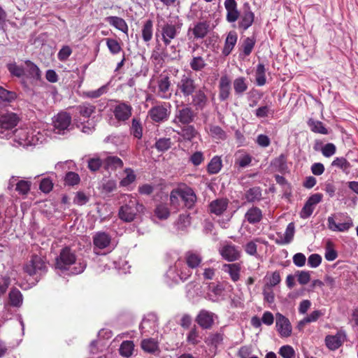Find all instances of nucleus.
Returning a JSON list of instances; mask_svg holds the SVG:
<instances>
[{
    "instance_id": "nucleus-12",
    "label": "nucleus",
    "mask_w": 358,
    "mask_h": 358,
    "mask_svg": "<svg viewBox=\"0 0 358 358\" xmlns=\"http://www.w3.org/2000/svg\"><path fill=\"white\" fill-rule=\"evenodd\" d=\"M169 113L170 112L166 103L154 106L148 112L150 118L156 122L166 120Z\"/></svg>"
},
{
    "instance_id": "nucleus-23",
    "label": "nucleus",
    "mask_w": 358,
    "mask_h": 358,
    "mask_svg": "<svg viewBox=\"0 0 358 358\" xmlns=\"http://www.w3.org/2000/svg\"><path fill=\"white\" fill-rule=\"evenodd\" d=\"M222 270L229 275L233 282L239 280L241 271V266L239 263L224 264Z\"/></svg>"
},
{
    "instance_id": "nucleus-57",
    "label": "nucleus",
    "mask_w": 358,
    "mask_h": 358,
    "mask_svg": "<svg viewBox=\"0 0 358 358\" xmlns=\"http://www.w3.org/2000/svg\"><path fill=\"white\" fill-rule=\"evenodd\" d=\"M80 178L78 173L69 171L68 172L64 178L65 183L70 186L78 185L80 182Z\"/></svg>"
},
{
    "instance_id": "nucleus-31",
    "label": "nucleus",
    "mask_w": 358,
    "mask_h": 358,
    "mask_svg": "<svg viewBox=\"0 0 358 358\" xmlns=\"http://www.w3.org/2000/svg\"><path fill=\"white\" fill-rule=\"evenodd\" d=\"M262 212L257 207H252L248 210L245 215V220L252 224L259 223L262 219Z\"/></svg>"
},
{
    "instance_id": "nucleus-62",
    "label": "nucleus",
    "mask_w": 358,
    "mask_h": 358,
    "mask_svg": "<svg viewBox=\"0 0 358 358\" xmlns=\"http://www.w3.org/2000/svg\"><path fill=\"white\" fill-rule=\"evenodd\" d=\"M206 66V63L201 57H194L190 62V66L194 71H201Z\"/></svg>"
},
{
    "instance_id": "nucleus-8",
    "label": "nucleus",
    "mask_w": 358,
    "mask_h": 358,
    "mask_svg": "<svg viewBox=\"0 0 358 358\" xmlns=\"http://www.w3.org/2000/svg\"><path fill=\"white\" fill-rule=\"evenodd\" d=\"M238 19V28L243 31L247 30L254 22L255 14L251 10L248 3L244 4L243 10L242 13H240Z\"/></svg>"
},
{
    "instance_id": "nucleus-1",
    "label": "nucleus",
    "mask_w": 358,
    "mask_h": 358,
    "mask_svg": "<svg viewBox=\"0 0 358 358\" xmlns=\"http://www.w3.org/2000/svg\"><path fill=\"white\" fill-rule=\"evenodd\" d=\"M48 137V130L36 125H30L15 129L13 141L20 146L27 148L44 143Z\"/></svg>"
},
{
    "instance_id": "nucleus-48",
    "label": "nucleus",
    "mask_w": 358,
    "mask_h": 358,
    "mask_svg": "<svg viewBox=\"0 0 358 358\" xmlns=\"http://www.w3.org/2000/svg\"><path fill=\"white\" fill-rule=\"evenodd\" d=\"M182 81V84L180 86L182 92L185 95H189V94H192V92L195 90V85L194 84V80L191 78L183 76Z\"/></svg>"
},
{
    "instance_id": "nucleus-30",
    "label": "nucleus",
    "mask_w": 358,
    "mask_h": 358,
    "mask_svg": "<svg viewBox=\"0 0 358 358\" xmlns=\"http://www.w3.org/2000/svg\"><path fill=\"white\" fill-rule=\"evenodd\" d=\"M295 233V226L293 222H290L287 226V228L285 229L284 236L280 237V239H277L275 241V243L279 245H287L290 243L294 236Z\"/></svg>"
},
{
    "instance_id": "nucleus-19",
    "label": "nucleus",
    "mask_w": 358,
    "mask_h": 358,
    "mask_svg": "<svg viewBox=\"0 0 358 358\" xmlns=\"http://www.w3.org/2000/svg\"><path fill=\"white\" fill-rule=\"evenodd\" d=\"M345 337V334L341 331L334 336H327L325 338L326 345L331 350H337L344 343Z\"/></svg>"
},
{
    "instance_id": "nucleus-2",
    "label": "nucleus",
    "mask_w": 358,
    "mask_h": 358,
    "mask_svg": "<svg viewBox=\"0 0 358 358\" xmlns=\"http://www.w3.org/2000/svg\"><path fill=\"white\" fill-rule=\"evenodd\" d=\"M87 264L83 258H78L70 248H63L55 259V268L68 271L69 274L78 275L86 268Z\"/></svg>"
},
{
    "instance_id": "nucleus-34",
    "label": "nucleus",
    "mask_w": 358,
    "mask_h": 358,
    "mask_svg": "<svg viewBox=\"0 0 358 358\" xmlns=\"http://www.w3.org/2000/svg\"><path fill=\"white\" fill-rule=\"evenodd\" d=\"M179 274L176 264L171 266L165 275V282L169 286L177 285Z\"/></svg>"
},
{
    "instance_id": "nucleus-41",
    "label": "nucleus",
    "mask_w": 358,
    "mask_h": 358,
    "mask_svg": "<svg viewBox=\"0 0 358 358\" xmlns=\"http://www.w3.org/2000/svg\"><path fill=\"white\" fill-rule=\"evenodd\" d=\"M234 90L237 95H242L248 90V83L244 77H238L233 82Z\"/></svg>"
},
{
    "instance_id": "nucleus-14",
    "label": "nucleus",
    "mask_w": 358,
    "mask_h": 358,
    "mask_svg": "<svg viewBox=\"0 0 358 358\" xmlns=\"http://www.w3.org/2000/svg\"><path fill=\"white\" fill-rule=\"evenodd\" d=\"M217 315L206 310H201L196 317V322L203 329H210L214 324Z\"/></svg>"
},
{
    "instance_id": "nucleus-5",
    "label": "nucleus",
    "mask_w": 358,
    "mask_h": 358,
    "mask_svg": "<svg viewBox=\"0 0 358 358\" xmlns=\"http://www.w3.org/2000/svg\"><path fill=\"white\" fill-rule=\"evenodd\" d=\"M71 115L65 111H61L52 119V131L55 134L64 135L71 124Z\"/></svg>"
},
{
    "instance_id": "nucleus-36",
    "label": "nucleus",
    "mask_w": 358,
    "mask_h": 358,
    "mask_svg": "<svg viewBox=\"0 0 358 358\" xmlns=\"http://www.w3.org/2000/svg\"><path fill=\"white\" fill-rule=\"evenodd\" d=\"M142 38L144 42L148 43L152 38L153 22L151 20H146L141 29Z\"/></svg>"
},
{
    "instance_id": "nucleus-20",
    "label": "nucleus",
    "mask_w": 358,
    "mask_h": 358,
    "mask_svg": "<svg viewBox=\"0 0 358 358\" xmlns=\"http://www.w3.org/2000/svg\"><path fill=\"white\" fill-rule=\"evenodd\" d=\"M184 259L187 266L191 268H196L199 267L202 262V257L201 254L194 250H189L185 252Z\"/></svg>"
},
{
    "instance_id": "nucleus-49",
    "label": "nucleus",
    "mask_w": 358,
    "mask_h": 358,
    "mask_svg": "<svg viewBox=\"0 0 358 358\" xmlns=\"http://www.w3.org/2000/svg\"><path fill=\"white\" fill-rule=\"evenodd\" d=\"M7 68L12 76L21 78H24V68L18 66L15 62L8 64Z\"/></svg>"
},
{
    "instance_id": "nucleus-35",
    "label": "nucleus",
    "mask_w": 358,
    "mask_h": 358,
    "mask_svg": "<svg viewBox=\"0 0 358 358\" xmlns=\"http://www.w3.org/2000/svg\"><path fill=\"white\" fill-rule=\"evenodd\" d=\"M141 347L145 352L153 354L159 350L158 342L154 338H145L141 341Z\"/></svg>"
},
{
    "instance_id": "nucleus-29",
    "label": "nucleus",
    "mask_w": 358,
    "mask_h": 358,
    "mask_svg": "<svg viewBox=\"0 0 358 358\" xmlns=\"http://www.w3.org/2000/svg\"><path fill=\"white\" fill-rule=\"evenodd\" d=\"M23 296L17 288H13L8 293V303L13 307L20 308L22 305Z\"/></svg>"
},
{
    "instance_id": "nucleus-27",
    "label": "nucleus",
    "mask_w": 358,
    "mask_h": 358,
    "mask_svg": "<svg viewBox=\"0 0 358 358\" xmlns=\"http://www.w3.org/2000/svg\"><path fill=\"white\" fill-rule=\"evenodd\" d=\"M105 20L114 27L115 29L127 34L129 28L127 22L124 19L117 16H109L105 18Z\"/></svg>"
},
{
    "instance_id": "nucleus-47",
    "label": "nucleus",
    "mask_w": 358,
    "mask_h": 358,
    "mask_svg": "<svg viewBox=\"0 0 358 358\" xmlns=\"http://www.w3.org/2000/svg\"><path fill=\"white\" fill-rule=\"evenodd\" d=\"M266 69L263 64H258L256 69V83L258 86H263L266 84Z\"/></svg>"
},
{
    "instance_id": "nucleus-50",
    "label": "nucleus",
    "mask_w": 358,
    "mask_h": 358,
    "mask_svg": "<svg viewBox=\"0 0 358 358\" xmlns=\"http://www.w3.org/2000/svg\"><path fill=\"white\" fill-rule=\"evenodd\" d=\"M106 45L113 55H117L122 50L120 43L115 39L111 38H107L105 39Z\"/></svg>"
},
{
    "instance_id": "nucleus-16",
    "label": "nucleus",
    "mask_w": 358,
    "mask_h": 358,
    "mask_svg": "<svg viewBox=\"0 0 358 358\" xmlns=\"http://www.w3.org/2000/svg\"><path fill=\"white\" fill-rule=\"evenodd\" d=\"M224 4L227 10V21L229 23L235 22L240 15L236 1L235 0H225Z\"/></svg>"
},
{
    "instance_id": "nucleus-21",
    "label": "nucleus",
    "mask_w": 358,
    "mask_h": 358,
    "mask_svg": "<svg viewBox=\"0 0 358 358\" xmlns=\"http://www.w3.org/2000/svg\"><path fill=\"white\" fill-rule=\"evenodd\" d=\"M230 90H231V80L227 76H222L220 78V83H219V98L221 101L227 100L230 95Z\"/></svg>"
},
{
    "instance_id": "nucleus-4",
    "label": "nucleus",
    "mask_w": 358,
    "mask_h": 358,
    "mask_svg": "<svg viewBox=\"0 0 358 358\" xmlns=\"http://www.w3.org/2000/svg\"><path fill=\"white\" fill-rule=\"evenodd\" d=\"M20 121L18 115L14 113H7L0 117V138L8 139L14 137L15 127Z\"/></svg>"
},
{
    "instance_id": "nucleus-22",
    "label": "nucleus",
    "mask_w": 358,
    "mask_h": 358,
    "mask_svg": "<svg viewBox=\"0 0 358 358\" xmlns=\"http://www.w3.org/2000/svg\"><path fill=\"white\" fill-rule=\"evenodd\" d=\"M113 113L117 120L124 121L131 116V107L124 103H122L115 106Z\"/></svg>"
},
{
    "instance_id": "nucleus-55",
    "label": "nucleus",
    "mask_w": 358,
    "mask_h": 358,
    "mask_svg": "<svg viewBox=\"0 0 358 358\" xmlns=\"http://www.w3.org/2000/svg\"><path fill=\"white\" fill-rule=\"evenodd\" d=\"M210 134L213 138L219 140H225L227 138L226 132L220 126H211L210 127Z\"/></svg>"
},
{
    "instance_id": "nucleus-43",
    "label": "nucleus",
    "mask_w": 358,
    "mask_h": 358,
    "mask_svg": "<svg viewBox=\"0 0 358 358\" xmlns=\"http://www.w3.org/2000/svg\"><path fill=\"white\" fill-rule=\"evenodd\" d=\"M176 34V28L173 25L166 24L162 30L163 40L166 45H169Z\"/></svg>"
},
{
    "instance_id": "nucleus-9",
    "label": "nucleus",
    "mask_w": 358,
    "mask_h": 358,
    "mask_svg": "<svg viewBox=\"0 0 358 358\" xmlns=\"http://www.w3.org/2000/svg\"><path fill=\"white\" fill-rule=\"evenodd\" d=\"M322 197L323 196L320 193L311 195L301 209L300 217L303 219L308 218L313 213L315 206L322 201Z\"/></svg>"
},
{
    "instance_id": "nucleus-33",
    "label": "nucleus",
    "mask_w": 358,
    "mask_h": 358,
    "mask_svg": "<svg viewBox=\"0 0 358 358\" xmlns=\"http://www.w3.org/2000/svg\"><path fill=\"white\" fill-rule=\"evenodd\" d=\"M77 110L79 114L85 118L90 117L96 113V106L88 102H85L78 106Z\"/></svg>"
},
{
    "instance_id": "nucleus-15",
    "label": "nucleus",
    "mask_w": 358,
    "mask_h": 358,
    "mask_svg": "<svg viewBox=\"0 0 358 358\" xmlns=\"http://www.w3.org/2000/svg\"><path fill=\"white\" fill-rule=\"evenodd\" d=\"M180 199L188 208H191L196 201V195L192 188L180 183Z\"/></svg>"
},
{
    "instance_id": "nucleus-38",
    "label": "nucleus",
    "mask_w": 358,
    "mask_h": 358,
    "mask_svg": "<svg viewBox=\"0 0 358 358\" xmlns=\"http://www.w3.org/2000/svg\"><path fill=\"white\" fill-rule=\"evenodd\" d=\"M308 125L309 126L310 130L314 133L321 134H328V129L324 127V124L319 121L310 118L308 121Z\"/></svg>"
},
{
    "instance_id": "nucleus-3",
    "label": "nucleus",
    "mask_w": 358,
    "mask_h": 358,
    "mask_svg": "<svg viewBox=\"0 0 358 358\" xmlns=\"http://www.w3.org/2000/svg\"><path fill=\"white\" fill-rule=\"evenodd\" d=\"M122 205L120 206L118 215L120 220L131 222L136 218L137 214L142 211L143 206L132 194H124L122 196Z\"/></svg>"
},
{
    "instance_id": "nucleus-58",
    "label": "nucleus",
    "mask_w": 358,
    "mask_h": 358,
    "mask_svg": "<svg viewBox=\"0 0 358 358\" xmlns=\"http://www.w3.org/2000/svg\"><path fill=\"white\" fill-rule=\"evenodd\" d=\"M196 134V131L191 125H185L181 128L180 136H182L184 139L191 140L195 136Z\"/></svg>"
},
{
    "instance_id": "nucleus-7",
    "label": "nucleus",
    "mask_w": 358,
    "mask_h": 358,
    "mask_svg": "<svg viewBox=\"0 0 358 358\" xmlns=\"http://www.w3.org/2000/svg\"><path fill=\"white\" fill-rule=\"evenodd\" d=\"M24 271L29 275H34L36 273L42 274L47 271V265L43 257L34 255L24 266Z\"/></svg>"
},
{
    "instance_id": "nucleus-24",
    "label": "nucleus",
    "mask_w": 358,
    "mask_h": 358,
    "mask_svg": "<svg viewBox=\"0 0 358 358\" xmlns=\"http://www.w3.org/2000/svg\"><path fill=\"white\" fill-rule=\"evenodd\" d=\"M229 201L227 199H217L210 202V211L216 215H222L228 207Z\"/></svg>"
},
{
    "instance_id": "nucleus-53",
    "label": "nucleus",
    "mask_w": 358,
    "mask_h": 358,
    "mask_svg": "<svg viewBox=\"0 0 358 358\" xmlns=\"http://www.w3.org/2000/svg\"><path fill=\"white\" fill-rule=\"evenodd\" d=\"M16 94L14 92L8 91L2 87H0V101L1 102L10 103L15 100Z\"/></svg>"
},
{
    "instance_id": "nucleus-13",
    "label": "nucleus",
    "mask_w": 358,
    "mask_h": 358,
    "mask_svg": "<svg viewBox=\"0 0 358 358\" xmlns=\"http://www.w3.org/2000/svg\"><path fill=\"white\" fill-rule=\"evenodd\" d=\"M29 180H19L17 176H12L9 180L8 188L11 189L15 186V190L21 195H27L31 189Z\"/></svg>"
},
{
    "instance_id": "nucleus-54",
    "label": "nucleus",
    "mask_w": 358,
    "mask_h": 358,
    "mask_svg": "<svg viewBox=\"0 0 358 358\" xmlns=\"http://www.w3.org/2000/svg\"><path fill=\"white\" fill-rule=\"evenodd\" d=\"M255 45V39L254 37H248L243 41L242 48L245 56H248L252 52Z\"/></svg>"
},
{
    "instance_id": "nucleus-17",
    "label": "nucleus",
    "mask_w": 358,
    "mask_h": 358,
    "mask_svg": "<svg viewBox=\"0 0 358 358\" xmlns=\"http://www.w3.org/2000/svg\"><path fill=\"white\" fill-rule=\"evenodd\" d=\"M327 222L329 229L333 231H346L353 226L352 218L348 215H346L345 220L343 223L337 224L331 216L328 217Z\"/></svg>"
},
{
    "instance_id": "nucleus-60",
    "label": "nucleus",
    "mask_w": 358,
    "mask_h": 358,
    "mask_svg": "<svg viewBox=\"0 0 358 358\" xmlns=\"http://www.w3.org/2000/svg\"><path fill=\"white\" fill-rule=\"evenodd\" d=\"M279 355L283 358H294L295 351L291 345H283L279 349Z\"/></svg>"
},
{
    "instance_id": "nucleus-6",
    "label": "nucleus",
    "mask_w": 358,
    "mask_h": 358,
    "mask_svg": "<svg viewBox=\"0 0 358 358\" xmlns=\"http://www.w3.org/2000/svg\"><path fill=\"white\" fill-rule=\"evenodd\" d=\"M158 319L155 313L147 314L142 320L140 325V330L142 335H152L157 331Z\"/></svg>"
},
{
    "instance_id": "nucleus-25",
    "label": "nucleus",
    "mask_w": 358,
    "mask_h": 358,
    "mask_svg": "<svg viewBox=\"0 0 358 358\" xmlns=\"http://www.w3.org/2000/svg\"><path fill=\"white\" fill-rule=\"evenodd\" d=\"M237 40L238 35L234 31H231L228 33L222 51L223 55L228 56L231 52L237 43Z\"/></svg>"
},
{
    "instance_id": "nucleus-59",
    "label": "nucleus",
    "mask_w": 358,
    "mask_h": 358,
    "mask_svg": "<svg viewBox=\"0 0 358 358\" xmlns=\"http://www.w3.org/2000/svg\"><path fill=\"white\" fill-rule=\"evenodd\" d=\"M117 183L115 180L113 179H107L103 180L101 184V189L102 192L106 193H110L114 191L116 189Z\"/></svg>"
},
{
    "instance_id": "nucleus-52",
    "label": "nucleus",
    "mask_w": 358,
    "mask_h": 358,
    "mask_svg": "<svg viewBox=\"0 0 358 358\" xmlns=\"http://www.w3.org/2000/svg\"><path fill=\"white\" fill-rule=\"evenodd\" d=\"M171 145L172 142L169 138H162L156 141L155 146L159 152H164L169 150Z\"/></svg>"
},
{
    "instance_id": "nucleus-61",
    "label": "nucleus",
    "mask_w": 358,
    "mask_h": 358,
    "mask_svg": "<svg viewBox=\"0 0 358 358\" xmlns=\"http://www.w3.org/2000/svg\"><path fill=\"white\" fill-rule=\"evenodd\" d=\"M131 132L134 137L140 139L143 136V129L140 121L134 118L132 120Z\"/></svg>"
},
{
    "instance_id": "nucleus-45",
    "label": "nucleus",
    "mask_w": 358,
    "mask_h": 358,
    "mask_svg": "<svg viewBox=\"0 0 358 358\" xmlns=\"http://www.w3.org/2000/svg\"><path fill=\"white\" fill-rule=\"evenodd\" d=\"M271 165L280 172L285 171L287 169L286 155L281 154L272 162Z\"/></svg>"
},
{
    "instance_id": "nucleus-37",
    "label": "nucleus",
    "mask_w": 358,
    "mask_h": 358,
    "mask_svg": "<svg viewBox=\"0 0 358 358\" xmlns=\"http://www.w3.org/2000/svg\"><path fill=\"white\" fill-rule=\"evenodd\" d=\"M124 173L125 176L120 181V185L129 189V186L136 180V176L134 171L130 168L125 169Z\"/></svg>"
},
{
    "instance_id": "nucleus-39",
    "label": "nucleus",
    "mask_w": 358,
    "mask_h": 358,
    "mask_svg": "<svg viewBox=\"0 0 358 358\" xmlns=\"http://www.w3.org/2000/svg\"><path fill=\"white\" fill-rule=\"evenodd\" d=\"M331 166L341 169L346 174L350 173L352 167L350 163L343 157H336L331 162Z\"/></svg>"
},
{
    "instance_id": "nucleus-64",
    "label": "nucleus",
    "mask_w": 358,
    "mask_h": 358,
    "mask_svg": "<svg viewBox=\"0 0 358 358\" xmlns=\"http://www.w3.org/2000/svg\"><path fill=\"white\" fill-rule=\"evenodd\" d=\"M193 113L190 108H185L180 110V122L189 123L193 120Z\"/></svg>"
},
{
    "instance_id": "nucleus-28",
    "label": "nucleus",
    "mask_w": 358,
    "mask_h": 358,
    "mask_svg": "<svg viewBox=\"0 0 358 358\" xmlns=\"http://www.w3.org/2000/svg\"><path fill=\"white\" fill-rule=\"evenodd\" d=\"M210 29V24L206 21L197 22L192 29V34L196 38H203Z\"/></svg>"
},
{
    "instance_id": "nucleus-51",
    "label": "nucleus",
    "mask_w": 358,
    "mask_h": 358,
    "mask_svg": "<svg viewBox=\"0 0 358 358\" xmlns=\"http://www.w3.org/2000/svg\"><path fill=\"white\" fill-rule=\"evenodd\" d=\"M262 197V192L259 187H252L249 189L246 194L245 198L248 202H255L259 201Z\"/></svg>"
},
{
    "instance_id": "nucleus-11",
    "label": "nucleus",
    "mask_w": 358,
    "mask_h": 358,
    "mask_svg": "<svg viewBox=\"0 0 358 358\" xmlns=\"http://www.w3.org/2000/svg\"><path fill=\"white\" fill-rule=\"evenodd\" d=\"M219 252L222 257L228 262H235L241 257L238 247L232 244H226L221 247Z\"/></svg>"
},
{
    "instance_id": "nucleus-32",
    "label": "nucleus",
    "mask_w": 358,
    "mask_h": 358,
    "mask_svg": "<svg viewBox=\"0 0 358 358\" xmlns=\"http://www.w3.org/2000/svg\"><path fill=\"white\" fill-rule=\"evenodd\" d=\"M252 157L243 150H239L236 154L235 165L241 168L249 166L252 162Z\"/></svg>"
},
{
    "instance_id": "nucleus-56",
    "label": "nucleus",
    "mask_w": 358,
    "mask_h": 358,
    "mask_svg": "<svg viewBox=\"0 0 358 358\" xmlns=\"http://www.w3.org/2000/svg\"><path fill=\"white\" fill-rule=\"evenodd\" d=\"M207 98L204 92L201 90L196 92L193 96V103L195 106L200 108H203L206 105Z\"/></svg>"
},
{
    "instance_id": "nucleus-42",
    "label": "nucleus",
    "mask_w": 358,
    "mask_h": 358,
    "mask_svg": "<svg viewBox=\"0 0 358 358\" xmlns=\"http://www.w3.org/2000/svg\"><path fill=\"white\" fill-rule=\"evenodd\" d=\"M134 350V344L133 341H124L120 346L119 352L122 357L128 358L133 355Z\"/></svg>"
},
{
    "instance_id": "nucleus-40",
    "label": "nucleus",
    "mask_w": 358,
    "mask_h": 358,
    "mask_svg": "<svg viewBox=\"0 0 358 358\" xmlns=\"http://www.w3.org/2000/svg\"><path fill=\"white\" fill-rule=\"evenodd\" d=\"M158 87H159L158 94L160 97H162L163 99H167L168 97L170 96V95H171V93L169 92L170 83H169V78L167 77H164L159 81Z\"/></svg>"
},
{
    "instance_id": "nucleus-63",
    "label": "nucleus",
    "mask_w": 358,
    "mask_h": 358,
    "mask_svg": "<svg viewBox=\"0 0 358 358\" xmlns=\"http://www.w3.org/2000/svg\"><path fill=\"white\" fill-rule=\"evenodd\" d=\"M266 279H268V282L266 284V286L273 287L276 286L280 282L281 278L279 271H274L271 273L270 276H266Z\"/></svg>"
},
{
    "instance_id": "nucleus-44",
    "label": "nucleus",
    "mask_w": 358,
    "mask_h": 358,
    "mask_svg": "<svg viewBox=\"0 0 358 358\" xmlns=\"http://www.w3.org/2000/svg\"><path fill=\"white\" fill-rule=\"evenodd\" d=\"M222 166V164L220 157L215 156L208 164V172L210 174H216L221 170Z\"/></svg>"
},
{
    "instance_id": "nucleus-10",
    "label": "nucleus",
    "mask_w": 358,
    "mask_h": 358,
    "mask_svg": "<svg viewBox=\"0 0 358 358\" xmlns=\"http://www.w3.org/2000/svg\"><path fill=\"white\" fill-rule=\"evenodd\" d=\"M275 327L281 337L287 338L292 334V325L289 320L281 313L276 314Z\"/></svg>"
},
{
    "instance_id": "nucleus-26",
    "label": "nucleus",
    "mask_w": 358,
    "mask_h": 358,
    "mask_svg": "<svg viewBox=\"0 0 358 358\" xmlns=\"http://www.w3.org/2000/svg\"><path fill=\"white\" fill-rule=\"evenodd\" d=\"M24 64V78L39 80L41 78V71L39 68L29 60L25 61Z\"/></svg>"
},
{
    "instance_id": "nucleus-18",
    "label": "nucleus",
    "mask_w": 358,
    "mask_h": 358,
    "mask_svg": "<svg viewBox=\"0 0 358 358\" xmlns=\"http://www.w3.org/2000/svg\"><path fill=\"white\" fill-rule=\"evenodd\" d=\"M111 241L110 236L105 232H97L93 236V243L94 245V252L98 254L96 252L97 249H105L109 247Z\"/></svg>"
},
{
    "instance_id": "nucleus-46",
    "label": "nucleus",
    "mask_w": 358,
    "mask_h": 358,
    "mask_svg": "<svg viewBox=\"0 0 358 358\" xmlns=\"http://www.w3.org/2000/svg\"><path fill=\"white\" fill-rule=\"evenodd\" d=\"M105 166L107 169H116L123 166V162L115 156H109L105 159Z\"/></svg>"
}]
</instances>
